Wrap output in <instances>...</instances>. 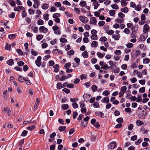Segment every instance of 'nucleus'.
Segmentation results:
<instances>
[{"mask_svg": "<svg viewBox=\"0 0 150 150\" xmlns=\"http://www.w3.org/2000/svg\"><path fill=\"white\" fill-rule=\"evenodd\" d=\"M99 64L101 67V68L103 69L106 70L107 68H110L111 69H114L112 66L108 67V65L105 62L102 61L100 62Z\"/></svg>", "mask_w": 150, "mask_h": 150, "instance_id": "obj_1", "label": "nucleus"}, {"mask_svg": "<svg viewBox=\"0 0 150 150\" xmlns=\"http://www.w3.org/2000/svg\"><path fill=\"white\" fill-rule=\"evenodd\" d=\"M92 35L91 36V40H96L97 39V35H96L97 31L96 30L93 29L91 30Z\"/></svg>", "mask_w": 150, "mask_h": 150, "instance_id": "obj_2", "label": "nucleus"}, {"mask_svg": "<svg viewBox=\"0 0 150 150\" xmlns=\"http://www.w3.org/2000/svg\"><path fill=\"white\" fill-rule=\"evenodd\" d=\"M39 30L40 32L44 33H46L48 31L47 28L45 27L44 26H42L40 27Z\"/></svg>", "mask_w": 150, "mask_h": 150, "instance_id": "obj_3", "label": "nucleus"}, {"mask_svg": "<svg viewBox=\"0 0 150 150\" xmlns=\"http://www.w3.org/2000/svg\"><path fill=\"white\" fill-rule=\"evenodd\" d=\"M42 59V57L40 56H39L37 57V59L35 61V63L36 65L39 67L41 64V61Z\"/></svg>", "mask_w": 150, "mask_h": 150, "instance_id": "obj_4", "label": "nucleus"}, {"mask_svg": "<svg viewBox=\"0 0 150 150\" xmlns=\"http://www.w3.org/2000/svg\"><path fill=\"white\" fill-rule=\"evenodd\" d=\"M79 19L83 23H86L88 21L87 18L85 16H80L79 17Z\"/></svg>", "mask_w": 150, "mask_h": 150, "instance_id": "obj_5", "label": "nucleus"}, {"mask_svg": "<svg viewBox=\"0 0 150 150\" xmlns=\"http://www.w3.org/2000/svg\"><path fill=\"white\" fill-rule=\"evenodd\" d=\"M90 23L93 25H96L97 23V21L96 18L95 17H92L90 18Z\"/></svg>", "mask_w": 150, "mask_h": 150, "instance_id": "obj_6", "label": "nucleus"}, {"mask_svg": "<svg viewBox=\"0 0 150 150\" xmlns=\"http://www.w3.org/2000/svg\"><path fill=\"white\" fill-rule=\"evenodd\" d=\"M116 144L114 142H112L109 145L108 148L110 149H114L116 147Z\"/></svg>", "mask_w": 150, "mask_h": 150, "instance_id": "obj_7", "label": "nucleus"}, {"mask_svg": "<svg viewBox=\"0 0 150 150\" xmlns=\"http://www.w3.org/2000/svg\"><path fill=\"white\" fill-rule=\"evenodd\" d=\"M149 25L147 24L144 25L143 27V32L146 33L148 32L149 30Z\"/></svg>", "mask_w": 150, "mask_h": 150, "instance_id": "obj_8", "label": "nucleus"}, {"mask_svg": "<svg viewBox=\"0 0 150 150\" xmlns=\"http://www.w3.org/2000/svg\"><path fill=\"white\" fill-rule=\"evenodd\" d=\"M112 37L115 40H119L120 36L119 34L116 35L115 34H113L112 35Z\"/></svg>", "mask_w": 150, "mask_h": 150, "instance_id": "obj_9", "label": "nucleus"}, {"mask_svg": "<svg viewBox=\"0 0 150 150\" xmlns=\"http://www.w3.org/2000/svg\"><path fill=\"white\" fill-rule=\"evenodd\" d=\"M95 115H96L99 116L100 117H103L104 116V114L102 112H95Z\"/></svg>", "mask_w": 150, "mask_h": 150, "instance_id": "obj_10", "label": "nucleus"}, {"mask_svg": "<svg viewBox=\"0 0 150 150\" xmlns=\"http://www.w3.org/2000/svg\"><path fill=\"white\" fill-rule=\"evenodd\" d=\"M101 102L103 103H108L109 102V97H105L103 98L101 100Z\"/></svg>", "mask_w": 150, "mask_h": 150, "instance_id": "obj_11", "label": "nucleus"}, {"mask_svg": "<svg viewBox=\"0 0 150 150\" xmlns=\"http://www.w3.org/2000/svg\"><path fill=\"white\" fill-rule=\"evenodd\" d=\"M4 111L6 112V113H7L8 116H9L10 115L11 111L9 109L7 108H4V110L3 111V112H4Z\"/></svg>", "mask_w": 150, "mask_h": 150, "instance_id": "obj_12", "label": "nucleus"}, {"mask_svg": "<svg viewBox=\"0 0 150 150\" xmlns=\"http://www.w3.org/2000/svg\"><path fill=\"white\" fill-rule=\"evenodd\" d=\"M147 37L144 34H141L140 35L139 39L141 41H144L146 39Z\"/></svg>", "mask_w": 150, "mask_h": 150, "instance_id": "obj_13", "label": "nucleus"}, {"mask_svg": "<svg viewBox=\"0 0 150 150\" xmlns=\"http://www.w3.org/2000/svg\"><path fill=\"white\" fill-rule=\"evenodd\" d=\"M98 45V43L96 41H93L91 43V46L92 47H96Z\"/></svg>", "mask_w": 150, "mask_h": 150, "instance_id": "obj_14", "label": "nucleus"}, {"mask_svg": "<svg viewBox=\"0 0 150 150\" xmlns=\"http://www.w3.org/2000/svg\"><path fill=\"white\" fill-rule=\"evenodd\" d=\"M136 123L137 126H141L144 124V122L140 120H137L136 122Z\"/></svg>", "mask_w": 150, "mask_h": 150, "instance_id": "obj_15", "label": "nucleus"}, {"mask_svg": "<svg viewBox=\"0 0 150 150\" xmlns=\"http://www.w3.org/2000/svg\"><path fill=\"white\" fill-rule=\"evenodd\" d=\"M124 21V18H121V19H120L118 18H117L115 20V21L116 22L119 23H121L123 22Z\"/></svg>", "mask_w": 150, "mask_h": 150, "instance_id": "obj_16", "label": "nucleus"}, {"mask_svg": "<svg viewBox=\"0 0 150 150\" xmlns=\"http://www.w3.org/2000/svg\"><path fill=\"white\" fill-rule=\"evenodd\" d=\"M7 63L8 65L12 66L14 64V62L12 59H11L7 61Z\"/></svg>", "mask_w": 150, "mask_h": 150, "instance_id": "obj_17", "label": "nucleus"}, {"mask_svg": "<svg viewBox=\"0 0 150 150\" xmlns=\"http://www.w3.org/2000/svg\"><path fill=\"white\" fill-rule=\"evenodd\" d=\"M59 65L58 64L55 65L53 67L54 68V71L55 72H57L59 71Z\"/></svg>", "mask_w": 150, "mask_h": 150, "instance_id": "obj_18", "label": "nucleus"}, {"mask_svg": "<svg viewBox=\"0 0 150 150\" xmlns=\"http://www.w3.org/2000/svg\"><path fill=\"white\" fill-rule=\"evenodd\" d=\"M142 95L141 94H139L137 95V99L136 100L137 102H141L142 101Z\"/></svg>", "mask_w": 150, "mask_h": 150, "instance_id": "obj_19", "label": "nucleus"}, {"mask_svg": "<svg viewBox=\"0 0 150 150\" xmlns=\"http://www.w3.org/2000/svg\"><path fill=\"white\" fill-rule=\"evenodd\" d=\"M82 55L85 58H87L88 57L87 52L86 51H85L83 52Z\"/></svg>", "mask_w": 150, "mask_h": 150, "instance_id": "obj_20", "label": "nucleus"}, {"mask_svg": "<svg viewBox=\"0 0 150 150\" xmlns=\"http://www.w3.org/2000/svg\"><path fill=\"white\" fill-rule=\"evenodd\" d=\"M140 131L142 132L144 134H146L148 132L147 130L146 129L145 130L143 126H142L140 128Z\"/></svg>", "mask_w": 150, "mask_h": 150, "instance_id": "obj_21", "label": "nucleus"}, {"mask_svg": "<svg viewBox=\"0 0 150 150\" xmlns=\"http://www.w3.org/2000/svg\"><path fill=\"white\" fill-rule=\"evenodd\" d=\"M62 107L64 110H67L69 108V105L68 104H64L62 105Z\"/></svg>", "mask_w": 150, "mask_h": 150, "instance_id": "obj_22", "label": "nucleus"}, {"mask_svg": "<svg viewBox=\"0 0 150 150\" xmlns=\"http://www.w3.org/2000/svg\"><path fill=\"white\" fill-rule=\"evenodd\" d=\"M107 38H106L104 36L101 37L99 39V41H102L103 42H104L107 41Z\"/></svg>", "mask_w": 150, "mask_h": 150, "instance_id": "obj_23", "label": "nucleus"}, {"mask_svg": "<svg viewBox=\"0 0 150 150\" xmlns=\"http://www.w3.org/2000/svg\"><path fill=\"white\" fill-rule=\"evenodd\" d=\"M66 128V126H61L59 127L58 129L60 132H62L64 131Z\"/></svg>", "mask_w": 150, "mask_h": 150, "instance_id": "obj_24", "label": "nucleus"}, {"mask_svg": "<svg viewBox=\"0 0 150 150\" xmlns=\"http://www.w3.org/2000/svg\"><path fill=\"white\" fill-rule=\"evenodd\" d=\"M16 36V35L15 34H11L8 35V38L10 39H12L14 38Z\"/></svg>", "mask_w": 150, "mask_h": 150, "instance_id": "obj_25", "label": "nucleus"}, {"mask_svg": "<svg viewBox=\"0 0 150 150\" xmlns=\"http://www.w3.org/2000/svg\"><path fill=\"white\" fill-rule=\"evenodd\" d=\"M121 11L124 13H127L128 11V8L127 7H125L124 8H122Z\"/></svg>", "mask_w": 150, "mask_h": 150, "instance_id": "obj_26", "label": "nucleus"}, {"mask_svg": "<svg viewBox=\"0 0 150 150\" xmlns=\"http://www.w3.org/2000/svg\"><path fill=\"white\" fill-rule=\"evenodd\" d=\"M35 126L33 125H31V126L27 127L26 128V129L28 130H31L32 129H35Z\"/></svg>", "mask_w": 150, "mask_h": 150, "instance_id": "obj_27", "label": "nucleus"}, {"mask_svg": "<svg viewBox=\"0 0 150 150\" xmlns=\"http://www.w3.org/2000/svg\"><path fill=\"white\" fill-rule=\"evenodd\" d=\"M150 61V59L148 58H145L144 59L143 63L144 64H148Z\"/></svg>", "mask_w": 150, "mask_h": 150, "instance_id": "obj_28", "label": "nucleus"}, {"mask_svg": "<svg viewBox=\"0 0 150 150\" xmlns=\"http://www.w3.org/2000/svg\"><path fill=\"white\" fill-rule=\"evenodd\" d=\"M93 5L94 6V9H97V8L99 6L100 4H99L97 2H94L93 3Z\"/></svg>", "mask_w": 150, "mask_h": 150, "instance_id": "obj_29", "label": "nucleus"}, {"mask_svg": "<svg viewBox=\"0 0 150 150\" xmlns=\"http://www.w3.org/2000/svg\"><path fill=\"white\" fill-rule=\"evenodd\" d=\"M43 38V35H39L36 36L37 40L39 41Z\"/></svg>", "mask_w": 150, "mask_h": 150, "instance_id": "obj_30", "label": "nucleus"}, {"mask_svg": "<svg viewBox=\"0 0 150 150\" xmlns=\"http://www.w3.org/2000/svg\"><path fill=\"white\" fill-rule=\"evenodd\" d=\"M60 16V14L59 13H56L52 15L53 18H57Z\"/></svg>", "mask_w": 150, "mask_h": 150, "instance_id": "obj_31", "label": "nucleus"}, {"mask_svg": "<svg viewBox=\"0 0 150 150\" xmlns=\"http://www.w3.org/2000/svg\"><path fill=\"white\" fill-rule=\"evenodd\" d=\"M116 121L119 123L121 124L123 122V120L122 118L120 117L117 119Z\"/></svg>", "mask_w": 150, "mask_h": 150, "instance_id": "obj_32", "label": "nucleus"}, {"mask_svg": "<svg viewBox=\"0 0 150 150\" xmlns=\"http://www.w3.org/2000/svg\"><path fill=\"white\" fill-rule=\"evenodd\" d=\"M49 5L48 4L46 3L43 4L42 6V8L43 9H47L48 8Z\"/></svg>", "mask_w": 150, "mask_h": 150, "instance_id": "obj_33", "label": "nucleus"}, {"mask_svg": "<svg viewBox=\"0 0 150 150\" xmlns=\"http://www.w3.org/2000/svg\"><path fill=\"white\" fill-rule=\"evenodd\" d=\"M86 4V1H81L80 2L79 5L82 7L84 6Z\"/></svg>", "mask_w": 150, "mask_h": 150, "instance_id": "obj_34", "label": "nucleus"}, {"mask_svg": "<svg viewBox=\"0 0 150 150\" xmlns=\"http://www.w3.org/2000/svg\"><path fill=\"white\" fill-rule=\"evenodd\" d=\"M18 81L21 82H23L24 81V78L20 75L18 78Z\"/></svg>", "mask_w": 150, "mask_h": 150, "instance_id": "obj_35", "label": "nucleus"}, {"mask_svg": "<svg viewBox=\"0 0 150 150\" xmlns=\"http://www.w3.org/2000/svg\"><path fill=\"white\" fill-rule=\"evenodd\" d=\"M24 139H22L20 141L19 143V144L21 147L23 145L24 143Z\"/></svg>", "mask_w": 150, "mask_h": 150, "instance_id": "obj_36", "label": "nucleus"}, {"mask_svg": "<svg viewBox=\"0 0 150 150\" xmlns=\"http://www.w3.org/2000/svg\"><path fill=\"white\" fill-rule=\"evenodd\" d=\"M121 5L122 6H124L127 5V2L124 0H121Z\"/></svg>", "mask_w": 150, "mask_h": 150, "instance_id": "obj_37", "label": "nucleus"}, {"mask_svg": "<svg viewBox=\"0 0 150 150\" xmlns=\"http://www.w3.org/2000/svg\"><path fill=\"white\" fill-rule=\"evenodd\" d=\"M91 88L92 91L93 92H94L96 91L97 89V87L96 85H93L91 86Z\"/></svg>", "mask_w": 150, "mask_h": 150, "instance_id": "obj_38", "label": "nucleus"}, {"mask_svg": "<svg viewBox=\"0 0 150 150\" xmlns=\"http://www.w3.org/2000/svg\"><path fill=\"white\" fill-rule=\"evenodd\" d=\"M27 13L25 11V10L23 11L22 13V17L24 18L26 17L27 16Z\"/></svg>", "mask_w": 150, "mask_h": 150, "instance_id": "obj_39", "label": "nucleus"}, {"mask_svg": "<svg viewBox=\"0 0 150 150\" xmlns=\"http://www.w3.org/2000/svg\"><path fill=\"white\" fill-rule=\"evenodd\" d=\"M88 122H84L83 121H81V127H86L87 125Z\"/></svg>", "mask_w": 150, "mask_h": 150, "instance_id": "obj_40", "label": "nucleus"}, {"mask_svg": "<svg viewBox=\"0 0 150 150\" xmlns=\"http://www.w3.org/2000/svg\"><path fill=\"white\" fill-rule=\"evenodd\" d=\"M137 36V35L136 34L135 30H134V31H132L131 34V38H135Z\"/></svg>", "mask_w": 150, "mask_h": 150, "instance_id": "obj_41", "label": "nucleus"}, {"mask_svg": "<svg viewBox=\"0 0 150 150\" xmlns=\"http://www.w3.org/2000/svg\"><path fill=\"white\" fill-rule=\"evenodd\" d=\"M71 64L69 62L66 64L64 66V68L67 69H68L70 67Z\"/></svg>", "mask_w": 150, "mask_h": 150, "instance_id": "obj_42", "label": "nucleus"}, {"mask_svg": "<svg viewBox=\"0 0 150 150\" xmlns=\"http://www.w3.org/2000/svg\"><path fill=\"white\" fill-rule=\"evenodd\" d=\"M135 9L137 11H139L141 10V5H138L135 7Z\"/></svg>", "mask_w": 150, "mask_h": 150, "instance_id": "obj_43", "label": "nucleus"}, {"mask_svg": "<svg viewBox=\"0 0 150 150\" xmlns=\"http://www.w3.org/2000/svg\"><path fill=\"white\" fill-rule=\"evenodd\" d=\"M109 14L111 16H113L115 14V11L114 10H110L109 11Z\"/></svg>", "mask_w": 150, "mask_h": 150, "instance_id": "obj_44", "label": "nucleus"}, {"mask_svg": "<svg viewBox=\"0 0 150 150\" xmlns=\"http://www.w3.org/2000/svg\"><path fill=\"white\" fill-rule=\"evenodd\" d=\"M37 23L39 25H42L44 24V21L40 19L38 21Z\"/></svg>", "mask_w": 150, "mask_h": 150, "instance_id": "obj_45", "label": "nucleus"}, {"mask_svg": "<svg viewBox=\"0 0 150 150\" xmlns=\"http://www.w3.org/2000/svg\"><path fill=\"white\" fill-rule=\"evenodd\" d=\"M97 54L99 57L101 58H103L104 56V55L100 52H98L97 53Z\"/></svg>", "mask_w": 150, "mask_h": 150, "instance_id": "obj_46", "label": "nucleus"}, {"mask_svg": "<svg viewBox=\"0 0 150 150\" xmlns=\"http://www.w3.org/2000/svg\"><path fill=\"white\" fill-rule=\"evenodd\" d=\"M11 48V45L8 44H7L5 47V49L7 50H10Z\"/></svg>", "mask_w": 150, "mask_h": 150, "instance_id": "obj_47", "label": "nucleus"}, {"mask_svg": "<svg viewBox=\"0 0 150 150\" xmlns=\"http://www.w3.org/2000/svg\"><path fill=\"white\" fill-rule=\"evenodd\" d=\"M49 14L48 13H46L45 15H43V17L45 19L46 21H48L49 18Z\"/></svg>", "mask_w": 150, "mask_h": 150, "instance_id": "obj_48", "label": "nucleus"}, {"mask_svg": "<svg viewBox=\"0 0 150 150\" xmlns=\"http://www.w3.org/2000/svg\"><path fill=\"white\" fill-rule=\"evenodd\" d=\"M16 52L19 55H23V53L21 49H17L16 50Z\"/></svg>", "mask_w": 150, "mask_h": 150, "instance_id": "obj_49", "label": "nucleus"}, {"mask_svg": "<svg viewBox=\"0 0 150 150\" xmlns=\"http://www.w3.org/2000/svg\"><path fill=\"white\" fill-rule=\"evenodd\" d=\"M93 106L95 108H98L100 107L99 103L97 102H95L93 103Z\"/></svg>", "mask_w": 150, "mask_h": 150, "instance_id": "obj_50", "label": "nucleus"}, {"mask_svg": "<svg viewBox=\"0 0 150 150\" xmlns=\"http://www.w3.org/2000/svg\"><path fill=\"white\" fill-rule=\"evenodd\" d=\"M62 91L66 93H68L70 92V90L68 88H64L62 89Z\"/></svg>", "mask_w": 150, "mask_h": 150, "instance_id": "obj_51", "label": "nucleus"}, {"mask_svg": "<svg viewBox=\"0 0 150 150\" xmlns=\"http://www.w3.org/2000/svg\"><path fill=\"white\" fill-rule=\"evenodd\" d=\"M105 23L104 21H101L98 22V24L100 26H102L105 24Z\"/></svg>", "mask_w": 150, "mask_h": 150, "instance_id": "obj_52", "label": "nucleus"}, {"mask_svg": "<svg viewBox=\"0 0 150 150\" xmlns=\"http://www.w3.org/2000/svg\"><path fill=\"white\" fill-rule=\"evenodd\" d=\"M28 133L27 131L26 130H24L22 132L21 135L22 136H25Z\"/></svg>", "mask_w": 150, "mask_h": 150, "instance_id": "obj_53", "label": "nucleus"}, {"mask_svg": "<svg viewBox=\"0 0 150 150\" xmlns=\"http://www.w3.org/2000/svg\"><path fill=\"white\" fill-rule=\"evenodd\" d=\"M60 40L61 42L62 43H65L67 42V40L66 39L62 38L60 39Z\"/></svg>", "mask_w": 150, "mask_h": 150, "instance_id": "obj_54", "label": "nucleus"}, {"mask_svg": "<svg viewBox=\"0 0 150 150\" xmlns=\"http://www.w3.org/2000/svg\"><path fill=\"white\" fill-rule=\"evenodd\" d=\"M145 88L144 87H143L139 89V91L140 93H144L145 91Z\"/></svg>", "mask_w": 150, "mask_h": 150, "instance_id": "obj_55", "label": "nucleus"}, {"mask_svg": "<svg viewBox=\"0 0 150 150\" xmlns=\"http://www.w3.org/2000/svg\"><path fill=\"white\" fill-rule=\"evenodd\" d=\"M118 16L121 18H123V17L125 16V15L122 12H120L118 14Z\"/></svg>", "mask_w": 150, "mask_h": 150, "instance_id": "obj_56", "label": "nucleus"}, {"mask_svg": "<svg viewBox=\"0 0 150 150\" xmlns=\"http://www.w3.org/2000/svg\"><path fill=\"white\" fill-rule=\"evenodd\" d=\"M111 6L112 8L115 9H118V5L117 4H114L111 5Z\"/></svg>", "mask_w": 150, "mask_h": 150, "instance_id": "obj_57", "label": "nucleus"}, {"mask_svg": "<svg viewBox=\"0 0 150 150\" xmlns=\"http://www.w3.org/2000/svg\"><path fill=\"white\" fill-rule=\"evenodd\" d=\"M110 92L108 91H105L103 93V94L104 96H107L110 94Z\"/></svg>", "mask_w": 150, "mask_h": 150, "instance_id": "obj_58", "label": "nucleus"}, {"mask_svg": "<svg viewBox=\"0 0 150 150\" xmlns=\"http://www.w3.org/2000/svg\"><path fill=\"white\" fill-rule=\"evenodd\" d=\"M72 106L74 108L76 109L78 108V105L76 103H73L72 104Z\"/></svg>", "mask_w": 150, "mask_h": 150, "instance_id": "obj_59", "label": "nucleus"}, {"mask_svg": "<svg viewBox=\"0 0 150 150\" xmlns=\"http://www.w3.org/2000/svg\"><path fill=\"white\" fill-rule=\"evenodd\" d=\"M31 54L34 55L36 56L38 55V53L35 51L33 49H32L31 50Z\"/></svg>", "mask_w": 150, "mask_h": 150, "instance_id": "obj_60", "label": "nucleus"}, {"mask_svg": "<svg viewBox=\"0 0 150 150\" xmlns=\"http://www.w3.org/2000/svg\"><path fill=\"white\" fill-rule=\"evenodd\" d=\"M129 30L127 28H125L124 29L123 32L126 34H129L130 33Z\"/></svg>", "mask_w": 150, "mask_h": 150, "instance_id": "obj_61", "label": "nucleus"}, {"mask_svg": "<svg viewBox=\"0 0 150 150\" xmlns=\"http://www.w3.org/2000/svg\"><path fill=\"white\" fill-rule=\"evenodd\" d=\"M129 99H130L132 101H134L136 100L137 98L135 96H132L129 98Z\"/></svg>", "mask_w": 150, "mask_h": 150, "instance_id": "obj_62", "label": "nucleus"}, {"mask_svg": "<svg viewBox=\"0 0 150 150\" xmlns=\"http://www.w3.org/2000/svg\"><path fill=\"white\" fill-rule=\"evenodd\" d=\"M62 85L61 83H58L57 84V88L58 89H60L61 88H62Z\"/></svg>", "mask_w": 150, "mask_h": 150, "instance_id": "obj_63", "label": "nucleus"}, {"mask_svg": "<svg viewBox=\"0 0 150 150\" xmlns=\"http://www.w3.org/2000/svg\"><path fill=\"white\" fill-rule=\"evenodd\" d=\"M95 100V97H93V98H91L89 101V102L90 103H93Z\"/></svg>", "mask_w": 150, "mask_h": 150, "instance_id": "obj_64", "label": "nucleus"}]
</instances>
